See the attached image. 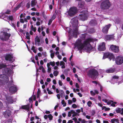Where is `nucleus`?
Instances as JSON below:
<instances>
[{
    "label": "nucleus",
    "instance_id": "f257e3e1",
    "mask_svg": "<svg viewBox=\"0 0 123 123\" xmlns=\"http://www.w3.org/2000/svg\"><path fill=\"white\" fill-rule=\"evenodd\" d=\"M14 66L13 65H8L7 69H10L12 71V73L9 74H3L0 75V84L1 86L4 87L7 89L9 90L10 93H13L15 92L17 90V86L13 84L12 81L8 82V78L7 76L11 75L13 73L12 69L13 68Z\"/></svg>",
    "mask_w": 123,
    "mask_h": 123
},
{
    "label": "nucleus",
    "instance_id": "f03ea898",
    "mask_svg": "<svg viewBox=\"0 0 123 123\" xmlns=\"http://www.w3.org/2000/svg\"><path fill=\"white\" fill-rule=\"evenodd\" d=\"M92 42V39L90 38L86 39L83 42L82 40L78 39L76 41L75 45L78 49L80 50V52H81V50H83L90 53L92 48L90 43Z\"/></svg>",
    "mask_w": 123,
    "mask_h": 123
},
{
    "label": "nucleus",
    "instance_id": "7ed1b4c3",
    "mask_svg": "<svg viewBox=\"0 0 123 123\" xmlns=\"http://www.w3.org/2000/svg\"><path fill=\"white\" fill-rule=\"evenodd\" d=\"M78 18L77 17H75L71 20L70 24L72 25L73 30L70 28H68L69 29L68 32L70 34H72L73 36L75 37H76L78 34Z\"/></svg>",
    "mask_w": 123,
    "mask_h": 123
},
{
    "label": "nucleus",
    "instance_id": "20e7f679",
    "mask_svg": "<svg viewBox=\"0 0 123 123\" xmlns=\"http://www.w3.org/2000/svg\"><path fill=\"white\" fill-rule=\"evenodd\" d=\"M107 58H109L110 61L111 59L113 61L115 60L116 63L117 65H120L123 63V57L122 56H117L115 59L114 56L112 53L109 52L105 53L103 59H105Z\"/></svg>",
    "mask_w": 123,
    "mask_h": 123
},
{
    "label": "nucleus",
    "instance_id": "39448f33",
    "mask_svg": "<svg viewBox=\"0 0 123 123\" xmlns=\"http://www.w3.org/2000/svg\"><path fill=\"white\" fill-rule=\"evenodd\" d=\"M10 29H5L2 31L0 33V39L3 41H6L9 39L11 36L9 32Z\"/></svg>",
    "mask_w": 123,
    "mask_h": 123
},
{
    "label": "nucleus",
    "instance_id": "423d86ee",
    "mask_svg": "<svg viewBox=\"0 0 123 123\" xmlns=\"http://www.w3.org/2000/svg\"><path fill=\"white\" fill-rule=\"evenodd\" d=\"M1 97L2 98H5L6 99L5 102L7 104H11L13 103L14 100L13 98L9 96L7 94L5 93L4 92H2L0 94Z\"/></svg>",
    "mask_w": 123,
    "mask_h": 123
},
{
    "label": "nucleus",
    "instance_id": "0eeeda50",
    "mask_svg": "<svg viewBox=\"0 0 123 123\" xmlns=\"http://www.w3.org/2000/svg\"><path fill=\"white\" fill-rule=\"evenodd\" d=\"M111 5V3L109 0H104L101 2L100 7L103 10H106L109 9Z\"/></svg>",
    "mask_w": 123,
    "mask_h": 123
},
{
    "label": "nucleus",
    "instance_id": "6e6552de",
    "mask_svg": "<svg viewBox=\"0 0 123 123\" xmlns=\"http://www.w3.org/2000/svg\"><path fill=\"white\" fill-rule=\"evenodd\" d=\"M98 74V72L94 69L90 70L88 73L89 77L93 79H96Z\"/></svg>",
    "mask_w": 123,
    "mask_h": 123
},
{
    "label": "nucleus",
    "instance_id": "1a4fd4ad",
    "mask_svg": "<svg viewBox=\"0 0 123 123\" xmlns=\"http://www.w3.org/2000/svg\"><path fill=\"white\" fill-rule=\"evenodd\" d=\"M29 102L28 104L22 106L21 107H20V109H22L25 110L26 111H30V104H31V108L32 107V103L33 102L32 98V97H30L29 99Z\"/></svg>",
    "mask_w": 123,
    "mask_h": 123
},
{
    "label": "nucleus",
    "instance_id": "9d476101",
    "mask_svg": "<svg viewBox=\"0 0 123 123\" xmlns=\"http://www.w3.org/2000/svg\"><path fill=\"white\" fill-rule=\"evenodd\" d=\"M8 67V66H7L3 64H0V69H2V71L3 74H6L12 73V71L10 69H7Z\"/></svg>",
    "mask_w": 123,
    "mask_h": 123
},
{
    "label": "nucleus",
    "instance_id": "9b49d317",
    "mask_svg": "<svg viewBox=\"0 0 123 123\" xmlns=\"http://www.w3.org/2000/svg\"><path fill=\"white\" fill-rule=\"evenodd\" d=\"M77 8L76 7H71L68 12V15L70 16H74L77 12Z\"/></svg>",
    "mask_w": 123,
    "mask_h": 123
},
{
    "label": "nucleus",
    "instance_id": "f8f14e48",
    "mask_svg": "<svg viewBox=\"0 0 123 123\" xmlns=\"http://www.w3.org/2000/svg\"><path fill=\"white\" fill-rule=\"evenodd\" d=\"M78 17L80 20L84 21L87 19V15L86 13L81 14L79 15Z\"/></svg>",
    "mask_w": 123,
    "mask_h": 123
},
{
    "label": "nucleus",
    "instance_id": "ddd939ff",
    "mask_svg": "<svg viewBox=\"0 0 123 123\" xmlns=\"http://www.w3.org/2000/svg\"><path fill=\"white\" fill-rule=\"evenodd\" d=\"M3 115L6 118H8L11 115V111L8 110H6L3 113Z\"/></svg>",
    "mask_w": 123,
    "mask_h": 123
},
{
    "label": "nucleus",
    "instance_id": "4468645a",
    "mask_svg": "<svg viewBox=\"0 0 123 123\" xmlns=\"http://www.w3.org/2000/svg\"><path fill=\"white\" fill-rule=\"evenodd\" d=\"M110 49L112 51L115 53H118L119 50L118 47L113 45L111 46Z\"/></svg>",
    "mask_w": 123,
    "mask_h": 123
},
{
    "label": "nucleus",
    "instance_id": "2eb2a0df",
    "mask_svg": "<svg viewBox=\"0 0 123 123\" xmlns=\"http://www.w3.org/2000/svg\"><path fill=\"white\" fill-rule=\"evenodd\" d=\"M105 44L104 42L100 43L98 46V50L102 51L105 50Z\"/></svg>",
    "mask_w": 123,
    "mask_h": 123
},
{
    "label": "nucleus",
    "instance_id": "dca6fc26",
    "mask_svg": "<svg viewBox=\"0 0 123 123\" xmlns=\"http://www.w3.org/2000/svg\"><path fill=\"white\" fill-rule=\"evenodd\" d=\"M118 77V76L116 75L113 76L110 81L111 84H114L116 83L117 82Z\"/></svg>",
    "mask_w": 123,
    "mask_h": 123
},
{
    "label": "nucleus",
    "instance_id": "f3484780",
    "mask_svg": "<svg viewBox=\"0 0 123 123\" xmlns=\"http://www.w3.org/2000/svg\"><path fill=\"white\" fill-rule=\"evenodd\" d=\"M111 26V25L110 24L106 25L102 29L103 32L104 33L107 34L108 32V29Z\"/></svg>",
    "mask_w": 123,
    "mask_h": 123
},
{
    "label": "nucleus",
    "instance_id": "a211bd4d",
    "mask_svg": "<svg viewBox=\"0 0 123 123\" xmlns=\"http://www.w3.org/2000/svg\"><path fill=\"white\" fill-rule=\"evenodd\" d=\"M68 113V116L69 117H70L71 116L72 114H73L72 117H73L76 116L77 114V112H76L74 110H72L70 111H69Z\"/></svg>",
    "mask_w": 123,
    "mask_h": 123
},
{
    "label": "nucleus",
    "instance_id": "6ab92c4d",
    "mask_svg": "<svg viewBox=\"0 0 123 123\" xmlns=\"http://www.w3.org/2000/svg\"><path fill=\"white\" fill-rule=\"evenodd\" d=\"M12 55L10 54H7L5 57L6 60L9 61L10 62L13 61H14Z\"/></svg>",
    "mask_w": 123,
    "mask_h": 123
},
{
    "label": "nucleus",
    "instance_id": "aec40b11",
    "mask_svg": "<svg viewBox=\"0 0 123 123\" xmlns=\"http://www.w3.org/2000/svg\"><path fill=\"white\" fill-rule=\"evenodd\" d=\"M59 92V94H58L56 95L58 98L59 99L60 98V96L61 97L64 96V93L63 91L60 90Z\"/></svg>",
    "mask_w": 123,
    "mask_h": 123
},
{
    "label": "nucleus",
    "instance_id": "412c9836",
    "mask_svg": "<svg viewBox=\"0 0 123 123\" xmlns=\"http://www.w3.org/2000/svg\"><path fill=\"white\" fill-rule=\"evenodd\" d=\"M40 39L39 37L37 36L35 38V44L38 46L40 45L41 44L40 43Z\"/></svg>",
    "mask_w": 123,
    "mask_h": 123
},
{
    "label": "nucleus",
    "instance_id": "4be33fe9",
    "mask_svg": "<svg viewBox=\"0 0 123 123\" xmlns=\"http://www.w3.org/2000/svg\"><path fill=\"white\" fill-rule=\"evenodd\" d=\"M114 21L116 24H119L121 23V20L120 18L116 17L115 18Z\"/></svg>",
    "mask_w": 123,
    "mask_h": 123
},
{
    "label": "nucleus",
    "instance_id": "5701e85b",
    "mask_svg": "<svg viewBox=\"0 0 123 123\" xmlns=\"http://www.w3.org/2000/svg\"><path fill=\"white\" fill-rule=\"evenodd\" d=\"M97 24V22L95 19L92 20L90 21L89 23L90 25L92 26L95 25Z\"/></svg>",
    "mask_w": 123,
    "mask_h": 123
},
{
    "label": "nucleus",
    "instance_id": "b1692460",
    "mask_svg": "<svg viewBox=\"0 0 123 123\" xmlns=\"http://www.w3.org/2000/svg\"><path fill=\"white\" fill-rule=\"evenodd\" d=\"M105 38L107 40L114 39V37L113 35H107L105 36Z\"/></svg>",
    "mask_w": 123,
    "mask_h": 123
},
{
    "label": "nucleus",
    "instance_id": "393cba45",
    "mask_svg": "<svg viewBox=\"0 0 123 123\" xmlns=\"http://www.w3.org/2000/svg\"><path fill=\"white\" fill-rule=\"evenodd\" d=\"M115 70V69L114 68H110L106 70V72L107 73H113Z\"/></svg>",
    "mask_w": 123,
    "mask_h": 123
},
{
    "label": "nucleus",
    "instance_id": "a878e982",
    "mask_svg": "<svg viewBox=\"0 0 123 123\" xmlns=\"http://www.w3.org/2000/svg\"><path fill=\"white\" fill-rule=\"evenodd\" d=\"M85 2L84 1L78 3V6L79 8H82L84 6Z\"/></svg>",
    "mask_w": 123,
    "mask_h": 123
},
{
    "label": "nucleus",
    "instance_id": "bb28decb",
    "mask_svg": "<svg viewBox=\"0 0 123 123\" xmlns=\"http://www.w3.org/2000/svg\"><path fill=\"white\" fill-rule=\"evenodd\" d=\"M6 14V13H1V15H0V18H5L4 19V20H6L5 19H6V18H7V16L8 15Z\"/></svg>",
    "mask_w": 123,
    "mask_h": 123
},
{
    "label": "nucleus",
    "instance_id": "cd10ccee",
    "mask_svg": "<svg viewBox=\"0 0 123 123\" xmlns=\"http://www.w3.org/2000/svg\"><path fill=\"white\" fill-rule=\"evenodd\" d=\"M90 93L91 95L92 96H94L96 94H98V91L96 90H94V91H91Z\"/></svg>",
    "mask_w": 123,
    "mask_h": 123
},
{
    "label": "nucleus",
    "instance_id": "c85d7f7f",
    "mask_svg": "<svg viewBox=\"0 0 123 123\" xmlns=\"http://www.w3.org/2000/svg\"><path fill=\"white\" fill-rule=\"evenodd\" d=\"M37 3V2L35 0H32L31 1V6L32 7H34L35 6Z\"/></svg>",
    "mask_w": 123,
    "mask_h": 123
},
{
    "label": "nucleus",
    "instance_id": "c756f323",
    "mask_svg": "<svg viewBox=\"0 0 123 123\" xmlns=\"http://www.w3.org/2000/svg\"><path fill=\"white\" fill-rule=\"evenodd\" d=\"M10 24L12 27H13L15 29L16 28V23L15 22H14L13 21L11 22L10 23Z\"/></svg>",
    "mask_w": 123,
    "mask_h": 123
},
{
    "label": "nucleus",
    "instance_id": "7c9ffc66",
    "mask_svg": "<svg viewBox=\"0 0 123 123\" xmlns=\"http://www.w3.org/2000/svg\"><path fill=\"white\" fill-rule=\"evenodd\" d=\"M7 18L8 20L9 19L10 20L11 22H12L13 19V17L12 16H10V15H8V16H7Z\"/></svg>",
    "mask_w": 123,
    "mask_h": 123
},
{
    "label": "nucleus",
    "instance_id": "2f4dec72",
    "mask_svg": "<svg viewBox=\"0 0 123 123\" xmlns=\"http://www.w3.org/2000/svg\"><path fill=\"white\" fill-rule=\"evenodd\" d=\"M103 101H104L105 102L107 103L108 104H110L111 102L113 103V101H112L110 100L109 101H108V100L105 99H103L102 100Z\"/></svg>",
    "mask_w": 123,
    "mask_h": 123
},
{
    "label": "nucleus",
    "instance_id": "473e14b6",
    "mask_svg": "<svg viewBox=\"0 0 123 123\" xmlns=\"http://www.w3.org/2000/svg\"><path fill=\"white\" fill-rule=\"evenodd\" d=\"M31 30L35 32L37 30V28L36 27H34L33 25H31Z\"/></svg>",
    "mask_w": 123,
    "mask_h": 123
},
{
    "label": "nucleus",
    "instance_id": "72a5a7b5",
    "mask_svg": "<svg viewBox=\"0 0 123 123\" xmlns=\"http://www.w3.org/2000/svg\"><path fill=\"white\" fill-rule=\"evenodd\" d=\"M86 36L87 34H86L85 33L84 34H82L80 35V37L82 39H85L86 38Z\"/></svg>",
    "mask_w": 123,
    "mask_h": 123
},
{
    "label": "nucleus",
    "instance_id": "f704fd0d",
    "mask_svg": "<svg viewBox=\"0 0 123 123\" xmlns=\"http://www.w3.org/2000/svg\"><path fill=\"white\" fill-rule=\"evenodd\" d=\"M118 119L116 118H114L111 119V122L112 123H117V122Z\"/></svg>",
    "mask_w": 123,
    "mask_h": 123
},
{
    "label": "nucleus",
    "instance_id": "c9c22d12",
    "mask_svg": "<svg viewBox=\"0 0 123 123\" xmlns=\"http://www.w3.org/2000/svg\"><path fill=\"white\" fill-rule=\"evenodd\" d=\"M26 39L28 40H29L30 39V35L29 32H26Z\"/></svg>",
    "mask_w": 123,
    "mask_h": 123
},
{
    "label": "nucleus",
    "instance_id": "e433bc0d",
    "mask_svg": "<svg viewBox=\"0 0 123 123\" xmlns=\"http://www.w3.org/2000/svg\"><path fill=\"white\" fill-rule=\"evenodd\" d=\"M59 72L57 70H55L54 71L53 74L55 76H56L58 75Z\"/></svg>",
    "mask_w": 123,
    "mask_h": 123
},
{
    "label": "nucleus",
    "instance_id": "4c0bfd02",
    "mask_svg": "<svg viewBox=\"0 0 123 123\" xmlns=\"http://www.w3.org/2000/svg\"><path fill=\"white\" fill-rule=\"evenodd\" d=\"M22 5V2H21L18 4L16 7L18 9Z\"/></svg>",
    "mask_w": 123,
    "mask_h": 123
},
{
    "label": "nucleus",
    "instance_id": "58836bf2",
    "mask_svg": "<svg viewBox=\"0 0 123 123\" xmlns=\"http://www.w3.org/2000/svg\"><path fill=\"white\" fill-rule=\"evenodd\" d=\"M62 104L63 105V106L65 107L66 106V103L65 102V101L64 100H62L61 102Z\"/></svg>",
    "mask_w": 123,
    "mask_h": 123
},
{
    "label": "nucleus",
    "instance_id": "ea45409f",
    "mask_svg": "<svg viewBox=\"0 0 123 123\" xmlns=\"http://www.w3.org/2000/svg\"><path fill=\"white\" fill-rule=\"evenodd\" d=\"M116 111L117 113H120L121 112V109L119 108H117L116 110Z\"/></svg>",
    "mask_w": 123,
    "mask_h": 123
},
{
    "label": "nucleus",
    "instance_id": "a19ab883",
    "mask_svg": "<svg viewBox=\"0 0 123 123\" xmlns=\"http://www.w3.org/2000/svg\"><path fill=\"white\" fill-rule=\"evenodd\" d=\"M47 90L48 92V93L49 94H51L53 93V92L51 91L49 89V88L47 89Z\"/></svg>",
    "mask_w": 123,
    "mask_h": 123
},
{
    "label": "nucleus",
    "instance_id": "79ce46f5",
    "mask_svg": "<svg viewBox=\"0 0 123 123\" xmlns=\"http://www.w3.org/2000/svg\"><path fill=\"white\" fill-rule=\"evenodd\" d=\"M92 104V102L90 101H88L87 103V105L89 107H91Z\"/></svg>",
    "mask_w": 123,
    "mask_h": 123
},
{
    "label": "nucleus",
    "instance_id": "37998d69",
    "mask_svg": "<svg viewBox=\"0 0 123 123\" xmlns=\"http://www.w3.org/2000/svg\"><path fill=\"white\" fill-rule=\"evenodd\" d=\"M50 64L53 67L55 65V63L54 61L50 62Z\"/></svg>",
    "mask_w": 123,
    "mask_h": 123
},
{
    "label": "nucleus",
    "instance_id": "c03bdc74",
    "mask_svg": "<svg viewBox=\"0 0 123 123\" xmlns=\"http://www.w3.org/2000/svg\"><path fill=\"white\" fill-rule=\"evenodd\" d=\"M53 117L51 114H50L48 115V118L49 120H51L52 118Z\"/></svg>",
    "mask_w": 123,
    "mask_h": 123
},
{
    "label": "nucleus",
    "instance_id": "a18cd8bd",
    "mask_svg": "<svg viewBox=\"0 0 123 123\" xmlns=\"http://www.w3.org/2000/svg\"><path fill=\"white\" fill-rule=\"evenodd\" d=\"M30 3H28L26 5V6L27 8H30Z\"/></svg>",
    "mask_w": 123,
    "mask_h": 123
},
{
    "label": "nucleus",
    "instance_id": "49530a36",
    "mask_svg": "<svg viewBox=\"0 0 123 123\" xmlns=\"http://www.w3.org/2000/svg\"><path fill=\"white\" fill-rule=\"evenodd\" d=\"M58 84L60 86H62L63 85V83L62 81L61 80H59L58 81Z\"/></svg>",
    "mask_w": 123,
    "mask_h": 123
},
{
    "label": "nucleus",
    "instance_id": "de8ad7c7",
    "mask_svg": "<svg viewBox=\"0 0 123 123\" xmlns=\"http://www.w3.org/2000/svg\"><path fill=\"white\" fill-rule=\"evenodd\" d=\"M98 85L100 87V91L101 92H102L103 89L102 86L101 85L100 83H98Z\"/></svg>",
    "mask_w": 123,
    "mask_h": 123
},
{
    "label": "nucleus",
    "instance_id": "09e8293b",
    "mask_svg": "<svg viewBox=\"0 0 123 123\" xmlns=\"http://www.w3.org/2000/svg\"><path fill=\"white\" fill-rule=\"evenodd\" d=\"M122 36V34H121V32H119L117 34V37L119 39Z\"/></svg>",
    "mask_w": 123,
    "mask_h": 123
},
{
    "label": "nucleus",
    "instance_id": "8fccbe9b",
    "mask_svg": "<svg viewBox=\"0 0 123 123\" xmlns=\"http://www.w3.org/2000/svg\"><path fill=\"white\" fill-rule=\"evenodd\" d=\"M18 9L16 7H14L13 8V10L12 12H15Z\"/></svg>",
    "mask_w": 123,
    "mask_h": 123
},
{
    "label": "nucleus",
    "instance_id": "3c124183",
    "mask_svg": "<svg viewBox=\"0 0 123 123\" xmlns=\"http://www.w3.org/2000/svg\"><path fill=\"white\" fill-rule=\"evenodd\" d=\"M60 77L61 78H62L63 80H64L65 79V77L63 74L61 75L60 76Z\"/></svg>",
    "mask_w": 123,
    "mask_h": 123
},
{
    "label": "nucleus",
    "instance_id": "603ef678",
    "mask_svg": "<svg viewBox=\"0 0 123 123\" xmlns=\"http://www.w3.org/2000/svg\"><path fill=\"white\" fill-rule=\"evenodd\" d=\"M55 56V53H51L50 56L52 58H53Z\"/></svg>",
    "mask_w": 123,
    "mask_h": 123
},
{
    "label": "nucleus",
    "instance_id": "864d4df0",
    "mask_svg": "<svg viewBox=\"0 0 123 123\" xmlns=\"http://www.w3.org/2000/svg\"><path fill=\"white\" fill-rule=\"evenodd\" d=\"M63 65H65V63L63 61H61L60 63V66H62Z\"/></svg>",
    "mask_w": 123,
    "mask_h": 123
},
{
    "label": "nucleus",
    "instance_id": "5fc2aeb1",
    "mask_svg": "<svg viewBox=\"0 0 123 123\" xmlns=\"http://www.w3.org/2000/svg\"><path fill=\"white\" fill-rule=\"evenodd\" d=\"M52 21L53 20L51 19H50L49 20V23H48V25H51L52 22Z\"/></svg>",
    "mask_w": 123,
    "mask_h": 123
},
{
    "label": "nucleus",
    "instance_id": "6e6d98bb",
    "mask_svg": "<svg viewBox=\"0 0 123 123\" xmlns=\"http://www.w3.org/2000/svg\"><path fill=\"white\" fill-rule=\"evenodd\" d=\"M55 18V14H53L52 17L51 19L52 20H53Z\"/></svg>",
    "mask_w": 123,
    "mask_h": 123
},
{
    "label": "nucleus",
    "instance_id": "4d7b16f0",
    "mask_svg": "<svg viewBox=\"0 0 123 123\" xmlns=\"http://www.w3.org/2000/svg\"><path fill=\"white\" fill-rule=\"evenodd\" d=\"M72 107L73 108H75L77 107V106L75 104H74L72 105Z\"/></svg>",
    "mask_w": 123,
    "mask_h": 123
},
{
    "label": "nucleus",
    "instance_id": "13d9d810",
    "mask_svg": "<svg viewBox=\"0 0 123 123\" xmlns=\"http://www.w3.org/2000/svg\"><path fill=\"white\" fill-rule=\"evenodd\" d=\"M57 57L60 60H61L62 59V57L61 55H57Z\"/></svg>",
    "mask_w": 123,
    "mask_h": 123
},
{
    "label": "nucleus",
    "instance_id": "bf43d9fd",
    "mask_svg": "<svg viewBox=\"0 0 123 123\" xmlns=\"http://www.w3.org/2000/svg\"><path fill=\"white\" fill-rule=\"evenodd\" d=\"M45 43L46 44H48V38H46L45 39Z\"/></svg>",
    "mask_w": 123,
    "mask_h": 123
},
{
    "label": "nucleus",
    "instance_id": "052dcab7",
    "mask_svg": "<svg viewBox=\"0 0 123 123\" xmlns=\"http://www.w3.org/2000/svg\"><path fill=\"white\" fill-rule=\"evenodd\" d=\"M48 72L49 73H50V71L51 70V68L50 67H48Z\"/></svg>",
    "mask_w": 123,
    "mask_h": 123
},
{
    "label": "nucleus",
    "instance_id": "680f3d73",
    "mask_svg": "<svg viewBox=\"0 0 123 123\" xmlns=\"http://www.w3.org/2000/svg\"><path fill=\"white\" fill-rule=\"evenodd\" d=\"M38 49L40 51H42L43 50V48L41 47L39 48Z\"/></svg>",
    "mask_w": 123,
    "mask_h": 123
},
{
    "label": "nucleus",
    "instance_id": "e2e57ef3",
    "mask_svg": "<svg viewBox=\"0 0 123 123\" xmlns=\"http://www.w3.org/2000/svg\"><path fill=\"white\" fill-rule=\"evenodd\" d=\"M10 10H7L6 12L5 13L6 14H9L10 13Z\"/></svg>",
    "mask_w": 123,
    "mask_h": 123
},
{
    "label": "nucleus",
    "instance_id": "0e129e2a",
    "mask_svg": "<svg viewBox=\"0 0 123 123\" xmlns=\"http://www.w3.org/2000/svg\"><path fill=\"white\" fill-rule=\"evenodd\" d=\"M92 82L95 84H98V83H99V82H97L96 81H92Z\"/></svg>",
    "mask_w": 123,
    "mask_h": 123
},
{
    "label": "nucleus",
    "instance_id": "69168bd1",
    "mask_svg": "<svg viewBox=\"0 0 123 123\" xmlns=\"http://www.w3.org/2000/svg\"><path fill=\"white\" fill-rule=\"evenodd\" d=\"M72 101L71 100H68V103L69 104H71L72 103Z\"/></svg>",
    "mask_w": 123,
    "mask_h": 123
},
{
    "label": "nucleus",
    "instance_id": "338daca9",
    "mask_svg": "<svg viewBox=\"0 0 123 123\" xmlns=\"http://www.w3.org/2000/svg\"><path fill=\"white\" fill-rule=\"evenodd\" d=\"M73 72L74 73H75L76 72V68H74L73 69Z\"/></svg>",
    "mask_w": 123,
    "mask_h": 123
},
{
    "label": "nucleus",
    "instance_id": "774afa93",
    "mask_svg": "<svg viewBox=\"0 0 123 123\" xmlns=\"http://www.w3.org/2000/svg\"><path fill=\"white\" fill-rule=\"evenodd\" d=\"M75 86H76V87L77 88H79V85L77 83H76Z\"/></svg>",
    "mask_w": 123,
    "mask_h": 123
}]
</instances>
